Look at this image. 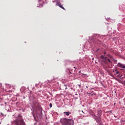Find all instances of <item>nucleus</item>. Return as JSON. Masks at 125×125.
Listing matches in <instances>:
<instances>
[{
  "instance_id": "nucleus-1",
  "label": "nucleus",
  "mask_w": 125,
  "mask_h": 125,
  "mask_svg": "<svg viewBox=\"0 0 125 125\" xmlns=\"http://www.w3.org/2000/svg\"><path fill=\"white\" fill-rule=\"evenodd\" d=\"M106 53V52H104V55L101 56V59H102V61L104 62V69L105 70L106 72H109L108 69L112 68L113 61H115V59L113 58V56L110 54L107 55V56L105 57Z\"/></svg>"
},
{
  "instance_id": "nucleus-2",
  "label": "nucleus",
  "mask_w": 125,
  "mask_h": 125,
  "mask_svg": "<svg viewBox=\"0 0 125 125\" xmlns=\"http://www.w3.org/2000/svg\"><path fill=\"white\" fill-rule=\"evenodd\" d=\"M33 106L35 110L36 109H39L40 112H41V114L42 115V108L41 107V105L39 104V102H38V100L35 99L33 102Z\"/></svg>"
},
{
  "instance_id": "nucleus-3",
  "label": "nucleus",
  "mask_w": 125,
  "mask_h": 125,
  "mask_svg": "<svg viewBox=\"0 0 125 125\" xmlns=\"http://www.w3.org/2000/svg\"><path fill=\"white\" fill-rule=\"evenodd\" d=\"M61 123L62 125H71L72 124H74V121L72 119L62 118L61 119Z\"/></svg>"
},
{
  "instance_id": "nucleus-4",
  "label": "nucleus",
  "mask_w": 125,
  "mask_h": 125,
  "mask_svg": "<svg viewBox=\"0 0 125 125\" xmlns=\"http://www.w3.org/2000/svg\"><path fill=\"white\" fill-rule=\"evenodd\" d=\"M117 67H119V68H122L123 70H125V65L121 63H118L117 64Z\"/></svg>"
},
{
  "instance_id": "nucleus-5",
  "label": "nucleus",
  "mask_w": 125,
  "mask_h": 125,
  "mask_svg": "<svg viewBox=\"0 0 125 125\" xmlns=\"http://www.w3.org/2000/svg\"><path fill=\"white\" fill-rule=\"evenodd\" d=\"M57 5H58V6H59V7H60L61 8H62V9H63V10H66V9H65V8H64V7H63L61 3H57Z\"/></svg>"
},
{
  "instance_id": "nucleus-6",
  "label": "nucleus",
  "mask_w": 125,
  "mask_h": 125,
  "mask_svg": "<svg viewBox=\"0 0 125 125\" xmlns=\"http://www.w3.org/2000/svg\"><path fill=\"white\" fill-rule=\"evenodd\" d=\"M115 75L116 77H120V72L119 71H116V73H115Z\"/></svg>"
},
{
  "instance_id": "nucleus-7",
  "label": "nucleus",
  "mask_w": 125,
  "mask_h": 125,
  "mask_svg": "<svg viewBox=\"0 0 125 125\" xmlns=\"http://www.w3.org/2000/svg\"><path fill=\"white\" fill-rule=\"evenodd\" d=\"M63 114H65L66 116H69V115H70L71 112H64Z\"/></svg>"
},
{
  "instance_id": "nucleus-8",
  "label": "nucleus",
  "mask_w": 125,
  "mask_h": 125,
  "mask_svg": "<svg viewBox=\"0 0 125 125\" xmlns=\"http://www.w3.org/2000/svg\"><path fill=\"white\" fill-rule=\"evenodd\" d=\"M62 89H67V85L66 84H64L62 86Z\"/></svg>"
},
{
  "instance_id": "nucleus-9",
  "label": "nucleus",
  "mask_w": 125,
  "mask_h": 125,
  "mask_svg": "<svg viewBox=\"0 0 125 125\" xmlns=\"http://www.w3.org/2000/svg\"><path fill=\"white\" fill-rule=\"evenodd\" d=\"M118 70H113L112 71V73H113V74H114V75H115V74H116V73H117V71Z\"/></svg>"
},
{
  "instance_id": "nucleus-10",
  "label": "nucleus",
  "mask_w": 125,
  "mask_h": 125,
  "mask_svg": "<svg viewBox=\"0 0 125 125\" xmlns=\"http://www.w3.org/2000/svg\"><path fill=\"white\" fill-rule=\"evenodd\" d=\"M32 115H33V117L34 118V120L37 121V119H36V117L35 116V113H32Z\"/></svg>"
},
{
  "instance_id": "nucleus-11",
  "label": "nucleus",
  "mask_w": 125,
  "mask_h": 125,
  "mask_svg": "<svg viewBox=\"0 0 125 125\" xmlns=\"http://www.w3.org/2000/svg\"><path fill=\"white\" fill-rule=\"evenodd\" d=\"M49 106H50V108H52V104L50 103V104H49Z\"/></svg>"
},
{
  "instance_id": "nucleus-12",
  "label": "nucleus",
  "mask_w": 125,
  "mask_h": 125,
  "mask_svg": "<svg viewBox=\"0 0 125 125\" xmlns=\"http://www.w3.org/2000/svg\"><path fill=\"white\" fill-rule=\"evenodd\" d=\"M86 87L87 88H88V87H87V86H86Z\"/></svg>"
},
{
  "instance_id": "nucleus-13",
  "label": "nucleus",
  "mask_w": 125,
  "mask_h": 125,
  "mask_svg": "<svg viewBox=\"0 0 125 125\" xmlns=\"http://www.w3.org/2000/svg\"><path fill=\"white\" fill-rule=\"evenodd\" d=\"M74 69L76 68V67H74Z\"/></svg>"
},
{
  "instance_id": "nucleus-14",
  "label": "nucleus",
  "mask_w": 125,
  "mask_h": 125,
  "mask_svg": "<svg viewBox=\"0 0 125 125\" xmlns=\"http://www.w3.org/2000/svg\"><path fill=\"white\" fill-rule=\"evenodd\" d=\"M79 86H81V85H79Z\"/></svg>"
}]
</instances>
